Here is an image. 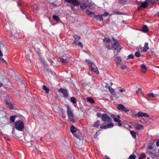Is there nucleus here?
I'll return each instance as SVG.
<instances>
[{
  "instance_id": "nucleus-1",
  "label": "nucleus",
  "mask_w": 159,
  "mask_h": 159,
  "mask_svg": "<svg viewBox=\"0 0 159 159\" xmlns=\"http://www.w3.org/2000/svg\"><path fill=\"white\" fill-rule=\"evenodd\" d=\"M67 116L70 121L73 123L75 121L74 119V114L72 111L71 110L70 107L68 106L67 107Z\"/></svg>"
},
{
  "instance_id": "nucleus-2",
  "label": "nucleus",
  "mask_w": 159,
  "mask_h": 159,
  "mask_svg": "<svg viewBox=\"0 0 159 159\" xmlns=\"http://www.w3.org/2000/svg\"><path fill=\"white\" fill-rule=\"evenodd\" d=\"M15 127L17 130L22 131L24 128V125L21 120H19L15 122Z\"/></svg>"
},
{
  "instance_id": "nucleus-3",
  "label": "nucleus",
  "mask_w": 159,
  "mask_h": 159,
  "mask_svg": "<svg viewBox=\"0 0 159 159\" xmlns=\"http://www.w3.org/2000/svg\"><path fill=\"white\" fill-rule=\"evenodd\" d=\"M101 120L104 122V123H111V120L110 117L105 113L103 114L101 116Z\"/></svg>"
},
{
  "instance_id": "nucleus-4",
  "label": "nucleus",
  "mask_w": 159,
  "mask_h": 159,
  "mask_svg": "<svg viewBox=\"0 0 159 159\" xmlns=\"http://www.w3.org/2000/svg\"><path fill=\"white\" fill-rule=\"evenodd\" d=\"M65 1L69 3H70V7L74 8L75 6L79 5L80 2L78 0H64Z\"/></svg>"
},
{
  "instance_id": "nucleus-5",
  "label": "nucleus",
  "mask_w": 159,
  "mask_h": 159,
  "mask_svg": "<svg viewBox=\"0 0 159 159\" xmlns=\"http://www.w3.org/2000/svg\"><path fill=\"white\" fill-rule=\"evenodd\" d=\"M112 48L115 50H116L117 53L120 52L122 48L121 46L120 43L118 42L113 43Z\"/></svg>"
},
{
  "instance_id": "nucleus-6",
  "label": "nucleus",
  "mask_w": 159,
  "mask_h": 159,
  "mask_svg": "<svg viewBox=\"0 0 159 159\" xmlns=\"http://www.w3.org/2000/svg\"><path fill=\"white\" fill-rule=\"evenodd\" d=\"M4 102L7 107L10 109H13L14 108V105L10 102V101L9 99L7 98L5 99Z\"/></svg>"
},
{
  "instance_id": "nucleus-7",
  "label": "nucleus",
  "mask_w": 159,
  "mask_h": 159,
  "mask_svg": "<svg viewBox=\"0 0 159 159\" xmlns=\"http://www.w3.org/2000/svg\"><path fill=\"white\" fill-rule=\"evenodd\" d=\"M117 108L119 110L124 111L126 114H127L129 111V110L122 104H119L117 107Z\"/></svg>"
},
{
  "instance_id": "nucleus-8",
  "label": "nucleus",
  "mask_w": 159,
  "mask_h": 159,
  "mask_svg": "<svg viewBox=\"0 0 159 159\" xmlns=\"http://www.w3.org/2000/svg\"><path fill=\"white\" fill-rule=\"evenodd\" d=\"M73 36L75 38L73 42L72 43V44L75 46H77L78 41L80 39V37L78 35L76 34H74Z\"/></svg>"
},
{
  "instance_id": "nucleus-9",
  "label": "nucleus",
  "mask_w": 159,
  "mask_h": 159,
  "mask_svg": "<svg viewBox=\"0 0 159 159\" xmlns=\"http://www.w3.org/2000/svg\"><path fill=\"white\" fill-rule=\"evenodd\" d=\"M114 126V125L112 123H108L107 125H101L100 128L101 129H106L108 128H111Z\"/></svg>"
},
{
  "instance_id": "nucleus-10",
  "label": "nucleus",
  "mask_w": 159,
  "mask_h": 159,
  "mask_svg": "<svg viewBox=\"0 0 159 159\" xmlns=\"http://www.w3.org/2000/svg\"><path fill=\"white\" fill-rule=\"evenodd\" d=\"M135 116L138 117H146L148 118L149 117V116L147 113H143L141 112H138Z\"/></svg>"
},
{
  "instance_id": "nucleus-11",
  "label": "nucleus",
  "mask_w": 159,
  "mask_h": 159,
  "mask_svg": "<svg viewBox=\"0 0 159 159\" xmlns=\"http://www.w3.org/2000/svg\"><path fill=\"white\" fill-rule=\"evenodd\" d=\"M91 70L95 73H97V74H99V72L98 71L97 67L93 63L90 66Z\"/></svg>"
},
{
  "instance_id": "nucleus-12",
  "label": "nucleus",
  "mask_w": 159,
  "mask_h": 159,
  "mask_svg": "<svg viewBox=\"0 0 159 159\" xmlns=\"http://www.w3.org/2000/svg\"><path fill=\"white\" fill-rule=\"evenodd\" d=\"M58 92L62 93L64 97H67L68 96V92L66 89L61 88L59 89Z\"/></svg>"
},
{
  "instance_id": "nucleus-13",
  "label": "nucleus",
  "mask_w": 159,
  "mask_h": 159,
  "mask_svg": "<svg viewBox=\"0 0 159 159\" xmlns=\"http://www.w3.org/2000/svg\"><path fill=\"white\" fill-rule=\"evenodd\" d=\"M86 14L89 16L90 17H94L95 15L94 12L90 11L88 9H86L85 11Z\"/></svg>"
},
{
  "instance_id": "nucleus-14",
  "label": "nucleus",
  "mask_w": 159,
  "mask_h": 159,
  "mask_svg": "<svg viewBox=\"0 0 159 159\" xmlns=\"http://www.w3.org/2000/svg\"><path fill=\"white\" fill-rule=\"evenodd\" d=\"M94 18L97 21H102L103 20V18L102 16L98 15H95L94 16Z\"/></svg>"
},
{
  "instance_id": "nucleus-15",
  "label": "nucleus",
  "mask_w": 159,
  "mask_h": 159,
  "mask_svg": "<svg viewBox=\"0 0 159 159\" xmlns=\"http://www.w3.org/2000/svg\"><path fill=\"white\" fill-rule=\"evenodd\" d=\"M100 125L101 123L100 121L99 120H98L94 123L92 126L94 127L98 128Z\"/></svg>"
},
{
  "instance_id": "nucleus-16",
  "label": "nucleus",
  "mask_w": 159,
  "mask_h": 159,
  "mask_svg": "<svg viewBox=\"0 0 159 159\" xmlns=\"http://www.w3.org/2000/svg\"><path fill=\"white\" fill-rule=\"evenodd\" d=\"M149 49L148 44L147 42L144 44V47L143 48V51L144 52H146Z\"/></svg>"
},
{
  "instance_id": "nucleus-17",
  "label": "nucleus",
  "mask_w": 159,
  "mask_h": 159,
  "mask_svg": "<svg viewBox=\"0 0 159 159\" xmlns=\"http://www.w3.org/2000/svg\"><path fill=\"white\" fill-rule=\"evenodd\" d=\"M89 8L91 10L93 9L95 7V4L93 3H90L88 4Z\"/></svg>"
},
{
  "instance_id": "nucleus-18",
  "label": "nucleus",
  "mask_w": 159,
  "mask_h": 159,
  "mask_svg": "<svg viewBox=\"0 0 159 159\" xmlns=\"http://www.w3.org/2000/svg\"><path fill=\"white\" fill-rule=\"evenodd\" d=\"M141 71L143 73H144L147 70V68L145 65H142L141 66Z\"/></svg>"
},
{
  "instance_id": "nucleus-19",
  "label": "nucleus",
  "mask_w": 159,
  "mask_h": 159,
  "mask_svg": "<svg viewBox=\"0 0 159 159\" xmlns=\"http://www.w3.org/2000/svg\"><path fill=\"white\" fill-rule=\"evenodd\" d=\"M148 3L146 1V2H143L140 5L142 8H146L148 7Z\"/></svg>"
},
{
  "instance_id": "nucleus-20",
  "label": "nucleus",
  "mask_w": 159,
  "mask_h": 159,
  "mask_svg": "<svg viewBox=\"0 0 159 159\" xmlns=\"http://www.w3.org/2000/svg\"><path fill=\"white\" fill-rule=\"evenodd\" d=\"M148 29L147 26L146 25H144L143 26L142 30H141V31L144 32H147L148 31Z\"/></svg>"
},
{
  "instance_id": "nucleus-21",
  "label": "nucleus",
  "mask_w": 159,
  "mask_h": 159,
  "mask_svg": "<svg viewBox=\"0 0 159 159\" xmlns=\"http://www.w3.org/2000/svg\"><path fill=\"white\" fill-rule=\"evenodd\" d=\"M77 130L76 128L73 125H72L70 127V130L71 133L74 134L75 133Z\"/></svg>"
},
{
  "instance_id": "nucleus-22",
  "label": "nucleus",
  "mask_w": 159,
  "mask_h": 159,
  "mask_svg": "<svg viewBox=\"0 0 159 159\" xmlns=\"http://www.w3.org/2000/svg\"><path fill=\"white\" fill-rule=\"evenodd\" d=\"M143 126L141 124H136L135 125V127L137 130L141 129L143 128Z\"/></svg>"
},
{
  "instance_id": "nucleus-23",
  "label": "nucleus",
  "mask_w": 159,
  "mask_h": 159,
  "mask_svg": "<svg viewBox=\"0 0 159 159\" xmlns=\"http://www.w3.org/2000/svg\"><path fill=\"white\" fill-rule=\"evenodd\" d=\"M115 61L116 64H120L121 61V59L120 57H117L116 58Z\"/></svg>"
},
{
  "instance_id": "nucleus-24",
  "label": "nucleus",
  "mask_w": 159,
  "mask_h": 159,
  "mask_svg": "<svg viewBox=\"0 0 159 159\" xmlns=\"http://www.w3.org/2000/svg\"><path fill=\"white\" fill-rule=\"evenodd\" d=\"M87 102H89L91 104L93 103L94 102V100L92 98L90 97L87 98Z\"/></svg>"
},
{
  "instance_id": "nucleus-25",
  "label": "nucleus",
  "mask_w": 159,
  "mask_h": 159,
  "mask_svg": "<svg viewBox=\"0 0 159 159\" xmlns=\"http://www.w3.org/2000/svg\"><path fill=\"white\" fill-rule=\"evenodd\" d=\"M130 133L133 138L135 139L136 138V133L134 131H130Z\"/></svg>"
},
{
  "instance_id": "nucleus-26",
  "label": "nucleus",
  "mask_w": 159,
  "mask_h": 159,
  "mask_svg": "<svg viewBox=\"0 0 159 159\" xmlns=\"http://www.w3.org/2000/svg\"><path fill=\"white\" fill-rule=\"evenodd\" d=\"M52 18L55 20L57 21H59L60 20V18L57 16L54 15L52 16Z\"/></svg>"
},
{
  "instance_id": "nucleus-27",
  "label": "nucleus",
  "mask_w": 159,
  "mask_h": 159,
  "mask_svg": "<svg viewBox=\"0 0 159 159\" xmlns=\"http://www.w3.org/2000/svg\"><path fill=\"white\" fill-rule=\"evenodd\" d=\"M43 89L47 93H48L49 91V89L46 86L43 85Z\"/></svg>"
},
{
  "instance_id": "nucleus-28",
  "label": "nucleus",
  "mask_w": 159,
  "mask_h": 159,
  "mask_svg": "<svg viewBox=\"0 0 159 159\" xmlns=\"http://www.w3.org/2000/svg\"><path fill=\"white\" fill-rule=\"evenodd\" d=\"M146 1L148 3L152 4H155L156 2L155 0H146Z\"/></svg>"
},
{
  "instance_id": "nucleus-29",
  "label": "nucleus",
  "mask_w": 159,
  "mask_h": 159,
  "mask_svg": "<svg viewBox=\"0 0 159 159\" xmlns=\"http://www.w3.org/2000/svg\"><path fill=\"white\" fill-rule=\"evenodd\" d=\"M16 117L15 116H11L10 118V121L12 122H14Z\"/></svg>"
},
{
  "instance_id": "nucleus-30",
  "label": "nucleus",
  "mask_w": 159,
  "mask_h": 159,
  "mask_svg": "<svg viewBox=\"0 0 159 159\" xmlns=\"http://www.w3.org/2000/svg\"><path fill=\"white\" fill-rule=\"evenodd\" d=\"M70 101L73 104H75L76 102V99L74 97H72L70 98Z\"/></svg>"
},
{
  "instance_id": "nucleus-31",
  "label": "nucleus",
  "mask_w": 159,
  "mask_h": 159,
  "mask_svg": "<svg viewBox=\"0 0 159 159\" xmlns=\"http://www.w3.org/2000/svg\"><path fill=\"white\" fill-rule=\"evenodd\" d=\"M85 61L90 66L92 64H93V62H92L89 59H85Z\"/></svg>"
},
{
  "instance_id": "nucleus-32",
  "label": "nucleus",
  "mask_w": 159,
  "mask_h": 159,
  "mask_svg": "<svg viewBox=\"0 0 159 159\" xmlns=\"http://www.w3.org/2000/svg\"><path fill=\"white\" fill-rule=\"evenodd\" d=\"M148 95L149 97H156L157 96V94H154L153 93H150L148 94ZM157 96H159V94L157 95Z\"/></svg>"
},
{
  "instance_id": "nucleus-33",
  "label": "nucleus",
  "mask_w": 159,
  "mask_h": 159,
  "mask_svg": "<svg viewBox=\"0 0 159 159\" xmlns=\"http://www.w3.org/2000/svg\"><path fill=\"white\" fill-rule=\"evenodd\" d=\"M103 41L106 43H108L110 42V40L108 38H105L103 39Z\"/></svg>"
},
{
  "instance_id": "nucleus-34",
  "label": "nucleus",
  "mask_w": 159,
  "mask_h": 159,
  "mask_svg": "<svg viewBox=\"0 0 159 159\" xmlns=\"http://www.w3.org/2000/svg\"><path fill=\"white\" fill-rule=\"evenodd\" d=\"M60 115L62 117L63 119H65L66 117V116L64 114L63 111H62L61 112H60Z\"/></svg>"
},
{
  "instance_id": "nucleus-35",
  "label": "nucleus",
  "mask_w": 159,
  "mask_h": 159,
  "mask_svg": "<svg viewBox=\"0 0 159 159\" xmlns=\"http://www.w3.org/2000/svg\"><path fill=\"white\" fill-rule=\"evenodd\" d=\"M134 57V56L132 54H130L127 57V58H126L127 60H128L130 59H133Z\"/></svg>"
},
{
  "instance_id": "nucleus-36",
  "label": "nucleus",
  "mask_w": 159,
  "mask_h": 159,
  "mask_svg": "<svg viewBox=\"0 0 159 159\" xmlns=\"http://www.w3.org/2000/svg\"><path fill=\"white\" fill-rule=\"evenodd\" d=\"M127 0H118V2L120 4H123L125 3Z\"/></svg>"
},
{
  "instance_id": "nucleus-37",
  "label": "nucleus",
  "mask_w": 159,
  "mask_h": 159,
  "mask_svg": "<svg viewBox=\"0 0 159 159\" xmlns=\"http://www.w3.org/2000/svg\"><path fill=\"white\" fill-rule=\"evenodd\" d=\"M134 55L137 57H139L141 56L140 53L139 51L136 52L134 54Z\"/></svg>"
},
{
  "instance_id": "nucleus-38",
  "label": "nucleus",
  "mask_w": 159,
  "mask_h": 159,
  "mask_svg": "<svg viewBox=\"0 0 159 159\" xmlns=\"http://www.w3.org/2000/svg\"><path fill=\"white\" fill-rule=\"evenodd\" d=\"M136 156L134 155H131L129 157V159H135Z\"/></svg>"
},
{
  "instance_id": "nucleus-39",
  "label": "nucleus",
  "mask_w": 159,
  "mask_h": 159,
  "mask_svg": "<svg viewBox=\"0 0 159 159\" xmlns=\"http://www.w3.org/2000/svg\"><path fill=\"white\" fill-rule=\"evenodd\" d=\"M145 157V155L143 153L141 154L139 157V159H143Z\"/></svg>"
},
{
  "instance_id": "nucleus-40",
  "label": "nucleus",
  "mask_w": 159,
  "mask_h": 159,
  "mask_svg": "<svg viewBox=\"0 0 159 159\" xmlns=\"http://www.w3.org/2000/svg\"><path fill=\"white\" fill-rule=\"evenodd\" d=\"M60 61L64 64H66L67 63V60L65 59H63V58H60Z\"/></svg>"
},
{
  "instance_id": "nucleus-41",
  "label": "nucleus",
  "mask_w": 159,
  "mask_h": 159,
  "mask_svg": "<svg viewBox=\"0 0 159 159\" xmlns=\"http://www.w3.org/2000/svg\"><path fill=\"white\" fill-rule=\"evenodd\" d=\"M108 89L110 92L111 93H113L114 92V89H112L111 87L110 86L109 87Z\"/></svg>"
},
{
  "instance_id": "nucleus-42",
  "label": "nucleus",
  "mask_w": 159,
  "mask_h": 159,
  "mask_svg": "<svg viewBox=\"0 0 159 159\" xmlns=\"http://www.w3.org/2000/svg\"><path fill=\"white\" fill-rule=\"evenodd\" d=\"M80 7L81 8L84 9L86 8L87 7L85 4H83L80 5Z\"/></svg>"
},
{
  "instance_id": "nucleus-43",
  "label": "nucleus",
  "mask_w": 159,
  "mask_h": 159,
  "mask_svg": "<svg viewBox=\"0 0 159 159\" xmlns=\"http://www.w3.org/2000/svg\"><path fill=\"white\" fill-rule=\"evenodd\" d=\"M109 15V13L108 12H105L104 14H102V16L106 17L107 16Z\"/></svg>"
},
{
  "instance_id": "nucleus-44",
  "label": "nucleus",
  "mask_w": 159,
  "mask_h": 159,
  "mask_svg": "<svg viewBox=\"0 0 159 159\" xmlns=\"http://www.w3.org/2000/svg\"><path fill=\"white\" fill-rule=\"evenodd\" d=\"M49 71L50 72V73L53 76L56 75L55 73L52 70H49Z\"/></svg>"
},
{
  "instance_id": "nucleus-45",
  "label": "nucleus",
  "mask_w": 159,
  "mask_h": 159,
  "mask_svg": "<svg viewBox=\"0 0 159 159\" xmlns=\"http://www.w3.org/2000/svg\"><path fill=\"white\" fill-rule=\"evenodd\" d=\"M127 67V66L125 65L121 66H120V68L122 70L126 69Z\"/></svg>"
},
{
  "instance_id": "nucleus-46",
  "label": "nucleus",
  "mask_w": 159,
  "mask_h": 159,
  "mask_svg": "<svg viewBox=\"0 0 159 159\" xmlns=\"http://www.w3.org/2000/svg\"><path fill=\"white\" fill-rule=\"evenodd\" d=\"M0 61L2 62L3 63H7L6 62L5 60L3 58L1 57H0Z\"/></svg>"
},
{
  "instance_id": "nucleus-47",
  "label": "nucleus",
  "mask_w": 159,
  "mask_h": 159,
  "mask_svg": "<svg viewBox=\"0 0 159 159\" xmlns=\"http://www.w3.org/2000/svg\"><path fill=\"white\" fill-rule=\"evenodd\" d=\"M78 45L81 48H83V45L82 43L80 42H79L78 43Z\"/></svg>"
},
{
  "instance_id": "nucleus-48",
  "label": "nucleus",
  "mask_w": 159,
  "mask_h": 159,
  "mask_svg": "<svg viewBox=\"0 0 159 159\" xmlns=\"http://www.w3.org/2000/svg\"><path fill=\"white\" fill-rule=\"evenodd\" d=\"M142 91V89L141 88H139L138 89V90L136 91V94H138L140 92H141Z\"/></svg>"
},
{
  "instance_id": "nucleus-49",
  "label": "nucleus",
  "mask_w": 159,
  "mask_h": 159,
  "mask_svg": "<svg viewBox=\"0 0 159 159\" xmlns=\"http://www.w3.org/2000/svg\"><path fill=\"white\" fill-rule=\"evenodd\" d=\"M113 120L115 122H117L118 121V120H119V119L116 117L115 118H114Z\"/></svg>"
},
{
  "instance_id": "nucleus-50",
  "label": "nucleus",
  "mask_w": 159,
  "mask_h": 159,
  "mask_svg": "<svg viewBox=\"0 0 159 159\" xmlns=\"http://www.w3.org/2000/svg\"><path fill=\"white\" fill-rule=\"evenodd\" d=\"M125 90L124 89H121L120 90V92H125Z\"/></svg>"
},
{
  "instance_id": "nucleus-51",
  "label": "nucleus",
  "mask_w": 159,
  "mask_h": 159,
  "mask_svg": "<svg viewBox=\"0 0 159 159\" xmlns=\"http://www.w3.org/2000/svg\"><path fill=\"white\" fill-rule=\"evenodd\" d=\"M156 145L157 147H159V139L156 142Z\"/></svg>"
},
{
  "instance_id": "nucleus-52",
  "label": "nucleus",
  "mask_w": 159,
  "mask_h": 159,
  "mask_svg": "<svg viewBox=\"0 0 159 159\" xmlns=\"http://www.w3.org/2000/svg\"><path fill=\"white\" fill-rule=\"evenodd\" d=\"M101 114L100 113H98L97 114V116L98 117H100L101 116Z\"/></svg>"
},
{
  "instance_id": "nucleus-53",
  "label": "nucleus",
  "mask_w": 159,
  "mask_h": 159,
  "mask_svg": "<svg viewBox=\"0 0 159 159\" xmlns=\"http://www.w3.org/2000/svg\"><path fill=\"white\" fill-rule=\"evenodd\" d=\"M48 60L52 64L53 61L51 59H48Z\"/></svg>"
},
{
  "instance_id": "nucleus-54",
  "label": "nucleus",
  "mask_w": 159,
  "mask_h": 159,
  "mask_svg": "<svg viewBox=\"0 0 159 159\" xmlns=\"http://www.w3.org/2000/svg\"><path fill=\"white\" fill-rule=\"evenodd\" d=\"M112 39L114 42V43H116L117 42H118V41L116 39H115L114 38L112 37Z\"/></svg>"
},
{
  "instance_id": "nucleus-55",
  "label": "nucleus",
  "mask_w": 159,
  "mask_h": 159,
  "mask_svg": "<svg viewBox=\"0 0 159 159\" xmlns=\"http://www.w3.org/2000/svg\"><path fill=\"white\" fill-rule=\"evenodd\" d=\"M155 16H159V12L157 13L155 15Z\"/></svg>"
},
{
  "instance_id": "nucleus-56",
  "label": "nucleus",
  "mask_w": 159,
  "mask_h": 159,
  "mask_svg": "<svg viewBox=\"0 0 159 159\" xmlns=\"http://www.w3.org/2000/svg\"><path fill=\"white\" fill-rule=\"evenodd\" d=\"M142 7H141V5L140 6V7H139L138 8V11H140Z\"/></svg>"
},
{
  "instance_id": "nucleus-57",
  "label": "nucleus",
  "mask_w": 159,
  "mask_h": 159,
  "mask_svg": "<svg viewBox=\"0 0 159 159\" xmlns=\"http://www.w3.org/2000/svg\"><path fill=\"white\" fill-rule=\"evenodd\" d=\"M75 136L76 138H77L78 139H79L80 138V137L78 135H75Z\"/></svg>"
},
{
  "instance_id": "nucleus-58",
  "label": "nucleus",
  "mask_w": 159,
  "mask_h": 159,
  "mask_svg": "<svg viewBox=\"0 0 159 159\" xmlns=\"http://www.w3.org/2000/svg\"><path fill=\"white\" fill-rule=\"evenodd\" d=\"M118 125L119 126H122V123L121 122L118 123Z\"/></svg>"
},
{
  "instance_id": "nucleus-59",
  "label": "nucleus",
  "mask_w": 159,
  "mask_h": 159,
  "mask_svg": "<svg viewBox=\"0 0 159 159\" xmlns=\"http://www.w3.org/2000/svg\"><path fill=\"white\" fill-rule=\"evenodd\" d=\"M118 125L119 126H122V123L121 122L118 123Z\"/></svg>"
},
{
  "instance_id": "nucleus-60",
  "label": "nucleus",
  "mask_w": 159,
  "mask_h": 159,
  "mask_svg": "<svg viewBox=\"0 0 159 159\" xmlns=\"http://www.w3.org/2000/svg\"><path fill=\"white\" fill-rule=\"evenodd\" d=\"M111 116L112 118H113V119H114V118H116L115 117V115L114 114L111 115Z\"/></svg>"
},
{
  "instance_id": "nucleus-61",
  "label": "nucleus",
  "mask_w": 159,
  "mask_h": 159,
  "mask_svg": "<svg viewBox=\"0 0 159 159\" xmlns=\"http://www.w3.org/2000/svg\"><path fill=\"white\" fill-rule=\"evenodd\" d=\"M44 68H46L48 67V66L47 64H44Z\"/></svg>"
},
{
  "instance_id": "nucleus-62",
  "label": "nucleus",
  "mask_w": 159,
  "mask_h": 159,
  "mask_svg": "<svg viewBox=\"0 0 159 159\" xmlns=\"http://www.w3.org/2000/svg\"><path fill=\"white\" fill-rule=\"evenodd\" d=\"M49 70H51V69H49L48 68H47L46 69V71L48 72V73H50V72L49 71Z\"/></svg>"
},
{
  "instance_id": "nucleus-63",
  "label": "nucleus",
  "mask_w": 159,
  "mask_h": 159,
  "mask_svg": "<svg viewBox=\"0 0 159 159\" xmlns=\"http://www.w3.org/2000/svg\"><path fill=\"white\" fill-rule=\"evenodd\" d=\"M105 159H110L108 157L107 155L105 156Z\"/></svg>"
},
{
  "instance_id": "nucleus-64",
  "label": "nucleus",
  "mask_w": 159,
  "mask_h": 159,
  "mask_svg": "<svg viewBox=\"0 0 159 159\" xmlns=\"http://www.w3.org/2000/svg\"><path fill=\"white\" fill-rule=\"evenodd\" d=\"M3 85V84L1 83H0V88L1 87H2Z\"/></svg>"
}]
</instances>
